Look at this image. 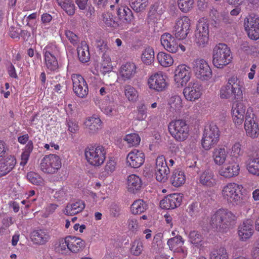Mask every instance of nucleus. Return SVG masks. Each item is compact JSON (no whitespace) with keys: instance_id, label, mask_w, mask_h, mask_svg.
Instances as JSON below:
<instances>
[{"instance_id":"nucleus-20","label":"nucleus","mask_w":259,"mask_h":259,"mask_svg":"<svg viewBox=\"0 0 259 259\" xmlns=\"http://www.w3.org/2000/svg\"><path fill=\"white\" fill-rule=\"evenodd\" d=\"M161 45L168 52L176 53L179 51V45L176 38L169 33H163L160 37Z\"/></svg>"},{"instance_id":"nucleus-5","label":"nucleus","mask_w":259,"mask_h":259,"mask_svg":"<svg viewBox=\"0 0 259 259\" xmlns=\"http://www.w3.org/2000/svg\"><path fill=\"white\" fill-rule=\"evenodd\" d=\"M168 130L171 135L178 141H183L189 136V126L184 120L172 121L169 123Z\"/></svg>"},{"instance_id":"nucleus-50","label":"nucleus","mask_w":259,"mask_h":259,"mask_svg":"<svg viewBox=\"0 0 259 259\" xmlns=\"http://www.w3.org/2000/svg\"><path fill=\"white\" fill-rule=\"evenodd\" d=\"M194 3V0H178V6L181 11L187 13L190 11Z\"/></svg>"},{"instance_id":"nucleus-57","label":"nucleus","mask_w":259,"mask_h":259,"mask_svg":"<svg viewBox=\"0 0 259 259\" xmlns=\"http://www.w3.org/2000/svg\"><path fill=\"white\" fill-rule=\"evenodd\" d=\"M209 16L211 20L214 22L215 26L221 24V14L215 8L212 7L210 9Z\"/></svg>"},{"instance_id":"nucleus-63","label":"nucleus","mask_w":259,"mask_h":259,"mask_svg":"<svg viewBox=\"0 0 259 259\" xmlns=\"http://www.w3.org/2000/svg\"><path fill=\"white\" fill-rule=\"evenodd\" d=\"M65 34L70 42L74 46L76 45L79 41V38L78 36L72 31L66 30Z\"/></svg>"},{"instance_id":"nucleus-61","label":"nucleus","mask_w":259,"mask_h":259,"mask_svg":"<svg viewBox=\"0 0 259 259\" xmlns=\"http://www.w3.org/2000/svg\"><path fill=\"white\" fill-rule=\"evenodd\" d=\"M116 167V162L113 159H110L106 163L105 166V171H103V176H106L109 174L110 172H112Z\"/></svg>"},{"instance_id":"nucleus-35","label":"nucleus","mask_w":259,"mask_h":259,"mask_svg":"<svg viewBox=\"0 0 259 259\" xmlns=\"http://www.w3.org/2000/svg\"><path fill=\"white\" fill-rule=\"evenodd\" d=\"M186 180L184 171L179 169L174 171L170 178L172 185L175 187H179L183 184Z\"/></svg>"},{"instance_id":"nucleus-34","label":"nucleus","mask_w":259,"mask_h":259,"mask_svg":"<svg viewBox=\"0 0 259 259\" xmlns=\"http://www.w3.org/2000/svg\"><path fill=\"white\" fill-rule=\"evenodd\" d=\"M164 11V8L162 5L156 3L151 6L148 17L151 20H154L155 19L157 20L159 19Z\"/></svg>"},{"instance_id":"nucleus-40","label":"nucleus","mask_w":259,"mask_h":259,"mask_svg":"<svg viewBox=\"0 0 259 259\" xmlns=\"http://www.w3.org/2000/svg\"><path fill=\"white\" fill-rule=\"evenodd\" d=\"M155 171L156 179L158 181L163 183L166 181L170 171L168 166L155 168Z\"/></svg>"},{"instance_id":"nucleus-48","label":"nucleus","mask_w":259,"mask_h":259,"mask_svg":"<svg viewBox=\"0 0 259 259\" xmlns=\"http://www.w3.org/2000/svg\"><path fill=\"white\" fill-rule=\"evenodd\" d=\"M102 17V21L107 27L115 28L118 26V24L111 13H104Z\"/></svg>"},{"instance_id":"nucleus-54","label":"nucleus","mask_w":259,"mask_h":259,"mask_svg":"<svg viewBox=\"0 0 259 259\" xmlns=\"http://www.w3.org/2000/svg\"><path fill=\"white\" fill-rule=\"evenodd\" d=\"M143 250V243L140 240H135L131 247V252L134 255H139Z\"/></svg>"},{"instance_id":"nucleus-60","label":"nucleus","mask_w":259,"mask_h":259,"mask_svg":"<svg viewBox=\"0 0 259 259\" xmlns=\"http://www.w3.org/2000/svg\"><path fill=\"white\" fill-rule=\"evenodd\" d=\"M246 108V106L242 102H234L232 105V113H235L236 111L237 113L244 114Z\"/></svg>"},{"instance_id":"nucleus-26","label":"nucleus","mask_w":259,"mask_h":259,"mask_svg":"<svg viewBox=\"0 0 259 259\" xmlns=\"http://www.w3.org/2000/svg\"><path fill=\"white\" fill-rule=\"evenodd\" d=\"M84 124L88 132L93 134L97 133L102 128V121L97 116L88 118Z\"/></svg>"},{"instance_id":"nucleus-17","label":"nucleus","mask_w":259,"mask_h":259,"mask_svg":"<svg viewBox=\"0 0 259 259\" xmlns=\"http://www.w3.org/2000/svg\"><path fill=\"white\" fill-rule=\"evenodd\" d=\"M148 83L151 89L157 92L164 91L167 86L162 72H158L152 75L148 79Z\"/></svg>"},{"instance_id":"nucleus-3","label":"nucleus","mask_w":259,"mask_h":259,"mask_svg":"<svg viewBox=\"0 0 259 259\" xmlns=\"http://www.w3.org/2000/svg\"><path fill=\"white\" fill-rule=\"evenodd\" d=\"M106 153L105 148L101 145H91L86 148L84 151L88 162L96 166H100L103 163Z\"/></svg>"},{"instance_id":"nucleus-42","label":"nucleus","mask_w":259,"mask_h":259,"mask_svg":"<svg viewBox=\"0 0 259 259\" xmlns=\"http://www.w3.org/2000/svg\"><path fill=\"white\" fill-rule=\"evenodd\" d=\"M169 108L171 111L177 112L182 108V101L181 97L176 95L171 97L168 102Z\"/></svg>"},{"instance_id":"nucleus-53","label":"nucleus","mask_w":259,"mask_h":259,"mask_svg":"<svg viewBox=\"0 0 259 259\" xmlns=\"http://www.w3.org/2000/svg\"><path fill=\"white\" fill-rule=\"evenodd\" d=\"M243 150L239 142L235 143L232 147L231 159L238 161V158L243 154Z\"/></svg>"},{"instance_id":"nucleus-28","label":"nucleus","mask_w":259,"mask_h":259,"mask_svg":"<svg viewBox=\"0 0 259 259\" xmlns=\"http://www.w3.org/2000/svg\"><path fill=\"white\" fill-rule=\"evenodd\" d=\"M228 85H230L234 95L236 96L237 99H240L242 98L243 82L237 76H233L228 79Z\"/></svg>"},{"instance_id":"nucleus-29","label":"nucleus","mask_w":259,"mask_h":259,"mask_svg":"<svg viewBox=\"0 0 259 259\" xmlns=\"http://www.w3.org/2000/svg\"><path fill=\"white\" fill-rule=\"evenodd\" d=\"M16 163V159L12 156L8 157L3 162H0V177L10 172L13 169Z\"/></svg>"},{"instance_id":"nucleus-43","label":"nucleus","mask_w":259,"mask_h":259,"mask_svg":"<svg viewBox=\"0 0 259 259\" xmlns=\"http://www.w3.org/2000/svg\"><path fill=\"white\" fill-rule=\"evenodd\" d=\"M67 242H68V236L66 237L65 238L60 239L58 242L55 245V251L61 254L66 253L69 251V244H68Z\"/></svg>"},{"instance_id":"nucleus-51","label":"nucleus","mask_w":259,"mask_h":259,"mask_svg":"<svg viewBox=\"0 0 259 259\" xmlns=\"http://www.w3.org/2000/svg\"><path fill=\"white\" fill-rule=\"evenodd\" d=\"M167 245L169 246L170 249L174 251L175 249H177V247L184 245V241L181 236H177L168 239Z\"/></svg>"},{"instance_id":"nucleus-2","label":"nucleus","mask_w":259,"mask_h":259,"mask_svg":"<svg viewBox=\"0 0 259 259\" xmlns=\"http://www.w3.org/2000/svg\"><path fill=\"white\" fill-rule=\"evenodd\" d=\"M231 51L224 44L216 45L212 51V63L218 68H223L229 64L232 59Z\"/></svg>"},{"instance_id":"nucleus-41","label":"nucleus","mask_w":259,"mask_h":259,"mask_svg":"<svg viewBox=\"0 0 259 259\" xmlns=\"http://www.w3.org/2000/svg\"><path fill=\"white\" fill-rule=\"evenodd\" d=\"M141 59L146 64H151L154 60V52L153 49L150 47L146 48L143 52Z\"/></svg>"},{"instance_id":"nucleus-18","label":"nucleus","mask_w":259,"mask_h":259,"mask_svg":"<svg viewBox=\"0 0 259 259\" xmlns=\"http://www.w3.org/2000/svg\"><path fill=\"white\" fill-rule=\"evenodd\" d=\"M182 201L181 194L174 193L167 195L160 201V206L162 209H174L179 206Z\"/></svg>"},{"instance_id":"nucleus-25","label":"nucleus","mask_w":259,"mask_h":259,"mask_svg":"<svg viewBox=\"0 0 259 259\" xmlns=\"http://www.w3.org/2000/svg\"><path fill=\"white\" fill-rule=\"evenodd\" d=\"M136 72L135 64L131 62H127L121 66L120 70V77L119 79L125 81L130 80Z\"/></svg>"},{"instance_id":"nucleus-10","label":"nucleus","mask_w":259,"mask_h":259,"mask_svg":"<svg viewBox=\"0 0 259 259\" xmlns=\"http://www.w3.org/2000/svg\"><path fill=\"white\" fill-rule=\"evenodd\" d=\"M209 40V24L204 20L198 22L195 32L194 42L200 48L205 47Z\"/></svg>"},{"instance_id":"nucleus-21","label":"nucleus","mask_w":259,"mask_h":259,"mask_svg":"<svg viewBox=\"0 0 259 259\" xmlns=\"http://www.w3.org/2000/svg\"><path fill=\"white\" fill-rule=\"evenodd\" d=\"M127 190L132 194L139 193L143 187L141 179L136 175H131L127 178Z\"/></svg>"},{"instance_id":"nucleus-19","label":"nucleus","mask_w":259,"mask_h":259,"mask_svg":"<svg viewBox=\"0 0 259 259\" xmlns=\"http://www.w3.org/2000/svg\"><path fill=\"white\" fill-rule=\"evenodd\" d=\"M239 170L240 166L238 161L231 159L220 169L219 172L221 176L226 178H230L237 176Z\"/></svg>"},{"instance_id":"nucleus-59","label":"nucleus","mask_w":259,"mask_h":259,"mask_svg":"<svg viewBox=\"0 0 259 259\" xmlns=\"http://www.w3.org/2000/svg\"><path fill=\"white\" fill-rule=\"evenodd\" d=\"M190 241L194 244H197L201 242L202 240V235L197 231H191L189 235Z\"/></svg>"},{"instance_id":"nucleus-38","label":"nucleus","mask_w":259,"mask_h":259,"mask_svg":"<svg viewBox=\"0 0 259 259\" xmlns=\"http://www.w3.org/2000/svg\"><path fill=\"white\" fill-rule=\"evenodd\" d=\"M33 149V143L31 140H30L26 144V146L23 149V151L21 154V161L20 164L21 165H25L30 156V153L32 152Z\"/></svg>"},{"instance_id":"nucleus-55","label":"nucleus","mask_w":259,"mask_h":259,"mask_svg":"<svg viewBox=\"0 0 259 259\" xmlns=\"http://www.w3.org/2000/svg\"><path fill=\"white\" fill-rule=\"evenodd\" d=\"M146 117L147 107L143 102H140L137 106L136 119L138 120H143Z\"/></svg>"},{"instance_id":"nucleus-62","label":"nucleus","mask_w":259,"mask_h":259,"mask_svg":"<svg viewBox=\"0 0 259 259\" xmlns=\"http://www.w3.org/2000/svg\"><path fill=\"white\" fill-rule=\"evenodd\" d=\"M95 46L99 49V51L103 53V56L105 57V53L109 49L107 42L104 40L97 39Z\"/></svg>"},{"instance_id":"nucleus-22","label":"nucleus","mask_w":259,"mask_h":259,"mask_svg":"<svg viewBox=\"0 0 259 259\" xmlns=\"http://www.w3.org/2000/svg\"><path fill=\"white\" fill-rule=\"evenodd\" d=\"M127 163L133 168L140 167L145 161L144 153L138 150H134L130 152L126 157Z\"/></svg>"},{"instance_id":"nucleus-12","label":"nucleus","mask_w":259,"mask_h":259,"mask_svg":"<svg viewBox=\"0 0 259 259\" xmlns=\"http://www.w3.org/2000/svg\"><path fill=\"white\" fill-rule=\"evenodd\" d=\"M254 114L251 109H248L245 114L244 128L248 136L255 138L259 135L258 124L254 119Z\"/></svg>"},{"instance_id":"nucleus-37","label":"nucleus","mask_w":259,"mask_h":259,"mask_svg":"<svg viewBox=\"0 0 259 259\" xmlns=\"http://www.w3.org/2000/svg\"><path fill=\"white\" fill-rule=\"evenodd\" d=\"M58 4L69 16L75 13V6L71 0H56Z\"/></svg>"},{"instance_id":"nucleus-24","label":"nucleus","mask_w":259,"mask_h":259,"mask_svg":"<svg viewBox=\"0 0 259 259\" xmlns=\"http://www.w3.org/2000/svg\"><path fill=\"white\" fill-rule=\"evenodd\" d=\"M253 222L250 219L244 221L238 227V234L240 239L245 241L253 234Z\"/></svg>"},{"instance_id":"nucleus-31","label":"nucleus","mask_w":259,"mask_h":259,"mask_svg":"<svg viewBox=\"0 0 259 259\" xmlns=\"http://www.w3.org/2000/svg\"><path fill=\"white\" fill-rule=\"evenodd\" d=\"M85 207L84 202L78 200L75 202L68 203L66 206L64 212L67 215H74L81 212Z\"/></svg>"},{"instance_id":"nucleus-46","label":"nucleus","mask_w":259,"mask_h":259,"mask_svg":"<svg viewBox=\"0 0 259 259\" xmlns=\"http://www.w3.org/2000/svg\"><path fill=\"white\" fill-rule=\"evenodd\" d=\"M124 92L126 98L129 101L135 102L137 100L138 98V93L134 87L130 85H125Z\"/></svg>"},{"instance_id":"nucleus-9","label":"nucleus","mask_w":259,"mask_h":259,"mask_svg":"<svg viewBox=\"0 0 259 259\" xmlns=\"http://www.w3.org/2000/svg\"><path fill=\"white\" fill-rule=\"evenodd\" d=\"M61 167L60 158L56 154L46 155L41 160L40 168L44 172L54 174Z\"/></svg>"},{"instance_id":"nucleus-11","label":"nucleus","mask_w":259,"mask_h":259,"mask_svg":"<svg viewBox=\"0 0 259 259\" xmlns=\"http://www.w3.org/2000/svg\"><path fill=\"white\" fill-rule=\"evenodd\" d=\"M244 25L249 38L253 40L259 38V17L257 15L254 14L248 15L244 19Z\"/></svg>"},{"instance_id":"nucleus-8","label":"nucleus","mask_w":259,"mask_h":259,"mask_svg":"<svg viewBox=\"0 0 259 259\" xmlns=\"http://www.w3.org/2000/svg\"><path fill=\"white\" fill-rule=\"evenodd\" d=\"M192 68L196 78L200 80L208 81L212 77V70L203 59L194 60L192 63Z\"/></svg>"},{"instance_id":"nucleus-27","label":"nucleus","mask_w":259,"mask_h":259,"mask_svg":"<svg viewBox=\"0 0 259 259\" xmlns=\"http://www.w3.org/2000/svg\"><path fill=\"white\" fill-rule=\"evenodd\" d=\"M69 250L73 253H77L82 251L85 247V242L78 238L72 236H68Z\"/></svg>"},{"instance_id":"nucleus-33","label":"nucleus","mask_w":259,"mask_h":259,"mask_svg":"<svg viewBox=\"0 0 259 259\" xmlns=\"http://www.w3.org/2000/svg\"><path fill=\"white\" fill-rule=\"evenodd\" d=\"M77 54L79 61L82 63H86L90 60L89 49L85 41L81 42L77 48Z\"/></svg>"},{"instance_id":"nucleus-39","label":"nucleus","mask_w":259,"mask_h":259,"mask_svg":"<svg viewBox=\"0 0 259 259\" xmlns=\"http://www.w3.org/2000/svg\"><path fill=\"white\" fill-rule=\"evenodd\" d=\"M157 59L159 64L165 67L171 66L174 63L171 56L164 52H159L157 55Z\"/></svg>"},{"instance_id":"nucleus-7","label":"nucleus","mask_w":259,"mask_h":259,"mask_svg":"<svg viewBox=\"0 0 259 259\" xmlns=\"http://www.w3.org/2000/svg\"><path fill=\"white\" fill-rule=\"evenodd\" d=\"M45 65L51 71H55L59 67L57 58L59 55L58 48L53 44L48 45L43 50Z\"/></svg>"},{"instance_id":"nucleus-56","label":"nucleus","mask_w":259,"mask_h":259,"mask_svg":"<svg viewBox=\"0 0 259 259\" xmlns=\"http://www.w3.org/2000/svg\"><path fill=\"white\" fill-rule=\"evenodd\" d=\"M124 139L127 142L129 146H137L139 144L141 141L140 137L136 134L127 135Z\"/></svg>"},{"instance_id":"nucleus-13","label":"nucleus","mask_w":259,"mask_h":259,"mask_svg":"<svg viewBox=\"0 0 259 259\" xmlns=\"http://www.w3.org/2000/svg\"><path fill=\"white\" fill-rule=\"evenodd\" d=\"M190 20L187 16L178 19L174 26L173 32L177 38L183 39L185 38L189 32Z\"/></svg>"},{"instance_id":"nucleus-15","label":"nucleus","mask_w":259,"mask_h":259,"mask_svg":"<svg viewBox=\"0 0 259 259\" xmlns=\"http://www.w3.org/2000/svg\"><path fill=\"white\" fill-rule=\"evenodd\" d=\"M191 69L185 64L179 65L175 71L174 80L177 86L183 87L189 81L191 77Z\"/></svg>"},{"instance_id":"nucleus-4","label":"nucleus","mask_w":259,"mask_h":259,"mask_svg":"<svg viewBox=\"0 0 259 259\" xmlns=\"http://www.w3.org/2000/svg\"><path fill=\"white\" fill-rule=\"evenodd\" d=\"M243 187L234 183L228 184L222 190V196L224 199L235 205H240L242 203Z\"/></svg>"},{"instance_id":"nucleus-6","label":"nucleus","mask_w":259,"mask_h":259,"mask_svg":"<svg viewBox=\"0 0 259 259\" xmlns=\"http://www.w3.org/2000/svg\"><path fill=\"white\" fill-rule=\"evenodd\" d=\"M219 136V131L215 124L211 123L206 125L201 141L202 147L206 150L211 148L218 142Z\"/></svg>"},{"instance_id":"nucleus-14","label":"nucleus","mask_w":259,"mask_h":259,"mask_svg":"<svg viewBox=\"0 0 259 259\" xmlns=\"http://www.w3.org/2000/svg\"><path fill=\"white\" fill-rule=\"evenodd\" d=\"M71 79L73 83V90L77 96L84 98L89 92L88 84L83 77L78 74L72 75Z\"/></svg>"},{"instance_id":"nucleus-64","label":"nucleus","mask_w":259,"mask_h":259,"mask_svg":"<svg viewBox=\"0 0 259 259\" xmlns=\"http://www.w3.org/2000/svg\"><path fill=\"white\" fill-rule=\"evenodd\" d=\"M27 178L30 182L34 185H39L41 181L38 176L34 172H29L27 175Z\"/></svg>"},{"instance_id":"nucleus-49","label":"nucleus","mask_w":259,"mask_h":259,"mask_svg":"<svg viewBox=\"0 0 259 259\" xmlns=\"http://www.w3.org/2000/svg\"><path fill=\"white\" fill-rule=\"evenodd\" d=\"M210 259H228V254L226 249L221 247L212 251L210 254Z\"/></svg>"},{"instance_id":"nucleus-32","label":"nucleus","mask_w":259,"mask_h":259,"mask_svg":"<svg viewBox=\"0 0 259 259\" xmlns=\"http://www.w3.org/2000/svg\"><path fill=\"white\" fill-rule=\"evenodd\" d=\"M227 156V152L224 148H216L212 152V157L214 162L218 165H222L224 163L226 160Z\"/></svg>"},{"instance_id":"nucleus-47","label":"nucleus","mask_w":259,"mask_h":259,"mask_svg":"<svg viewBox=\"0 0 259 259\" xmlns=\"http://www.w3.org/2000/svg\"><path fill=\"white\" fill-rule=\"evenodd\" d=\"M220 95L221 99L231 100L237 99L236 96L234 95L233 91H232L230 87V85H228V83L221 88Z\"/></svg>"},{"instance_id":"nucleus-36","label":"nucleus","mask_w":259,"mask_h":259,"mask_svg":"<svg viewBox=\"0 0 259 259\" xmlns=\"http://www.w3.org/2000/svg\"><path fill=\"white\" fill-rule=\"evenodd\" d=\"M148 208V205L142 199L135 200L131 205V212L133 214H138L144 212Z\"/></svg>"},{"instance_id":"nucleus-45","label":"nucleus","mask_w":259,"mask_h":259,"mask_svg":"<svg viewBox=\"0 0 259 259\" xmlns=\"http://www.w3.org/2000/svg\"><path fill=\"white\" fill-rule=\"evenodd\" d=\"M130 5L134 11L138 13L145 10L148 5V0H130Z\"/></svg>"},{"instance_id":"nucleus-44","label":"nucleus","mask_w":259,"mask_h":259,"mask_svg":"<svg viewBox=\"0 0 259 259\" xmlns=\"http://www.w3.org/2000/svg\"><path fill=\"white\" fill-rule=\"evenodd\" d=\"M249 173L259 176V157L250 159L247 164Z\"/></svg>"},{"instance_id":"nucleus-52","label":"nucleus","mask_w":259,"mask_h":259,"mask_svg":"<svg viewBox=\"0 0 259 259\" xmlns=\"http://www.w3.org/2000/svg\"><path fill=\"white\" fill-rule=\"evenodd\" d=\"M201 210L200 203L193 202L189 205L187 210L191 217H195L199 214Z\"/></svg>"},{"instance_id":"nucleus-23","label":"nucleus","mask_w":259,"mask_h":259,"mask_svg":"<svg viewBox=\"0 0 259 259\" xmlns=\"http://www.w3.org/2000/svg\"><path fill=\"white\" fill-rule=\"evenodd\" d=\"M30 239L35 244L42 245L49 241L50 236L47 230L38 229L33 231L30 233Z\"/></svg>"},{"instance_id":"nucleus-58","label":"nucleus","mask_w":259,"mask_h":259,"mask_svg":"<svg viewBox=\"0 0 259 259\" xmlns=\"http://www.w3.org/2000/svg\"><path fill=\"white\" fill-rule=\"evenodd\" d=\"M101 109L104 114L108 116H114L117 114V110L114 105H103Z\"/></svg>"},{"instance_id":"nucleus-1","label":"nucleus","mask_w":259,"mask_h":259,"mask_svg":"<svg viewBox=\"0 0 259 259\" xmlns=\"http://www.w3.org/2000/svg\"><path fill=\"white\" fill-rule=\"evenodd\" d=\"M236 216L230 210L221 208L211 216L210 224L219 231L226 232L233 226Z\"/></svg>"},{"instance_id":"nucleus-16","label":"nucleus","mask_w":259,"mask_h":259,"mask_svg":"<svg viewBox=\"0 0 259 259\" xmlns=\"http://www.w3.org/2000/svg\"><path fill=\"white\" fill-rule=\"evenodd\" d=\"M183 94L187 100L195 101L202 95L201 85L197 81L190 82L183 90Z\"/></svg>"},{"instance_id":"nucleus-30","label":"nucleus","mask_w":259,"mask_h":259,"mask_svg":"<svg viewBox=\"0 0 259 259\" xmlns=\"http://www.w3.org/2000/svg\"><path fill=\"white\" fill-rule=\"evenodd\" d=\"M199 182L202 185L209 187H213L216 184L214 175L213 172L209 169L205 170L201 174Z\"/></svg>"}]
</instances>
